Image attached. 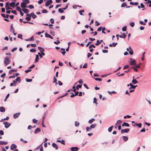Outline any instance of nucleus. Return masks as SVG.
Segmentation results:
<instances>
[{"label": "nucleus", "mask_w": 151, "mask_h": 151, "mask_svg": "<svg viewBox=\"0 0 151 151\" xmlns=\"http://www.w3.org/2000/svg\"><path fill=\"white\" fill-rule=\"evenodd\" d=\"M95 120L94 119L92 118L89 120L88 121V123L89 124H91L94 121H95Z\"/></svg>", "instance_id": "32"}, {"label": "nucleus", "mask_w": 151, "mask_h": 151, "mask_svg": "<svg viewBox=\"0 0 151 151\" xmlns=\"http://www.w3.org/2000/svg\"><path fill=\"white\" fill-rule=\"evenodd\" d=\"M34 67H29V69L25 70V72L26 73H28V72L32 70L31 69L32 68H33Z\"/></svg>", "instance_id": "30"}, {"label": "nucleus", "mask_w": 151, "mask_h": 151, "mask_svg": "<svg viewBox=\"0 0 151 151\" xmlns=\"http://www.w3.org/2000/svg\"><path fill=\"white\" fill-rule=\"evenodd\" d=\"M78 149L79 148L77 147H72L70 149L72 151H77Z\"/></svg>", "instance_id": "10"}, {"label": "nucleus", "mask_w": 151, "mask_h": 151, "mask_svg": "<svg viewBox=\"0 0 151 151\" xmlns=\"http://www.w3.org/2000/svg\"><path fill=\"white\" fill-rule=\"evenodd\" d=\"M17 82H18L19 83L21 82L20 78L19 77H17L15 80L13 81V82L15 84H16Z\"/></svg>", "instance_id": "3"}, {"label": "nucleus", "mask_w": 151, "mask_h": 151, "mask_svg": "<svg viewBox=\"0 0 151 151\" xmlns=\"http://www.w3.org/2000/svg\"><path fill=\"white\" fill-rule=\"evenodd\" d=\"M131 117V116H129V115H126V116H125L124 117V119H126L127 118H130Z\"/></svg>", "instance_id": "63"}, {"label": "nucleus", "mask_w": 151, "mask_h": 151, "mask_svg": "<svg viewBox=\"0 0 151 151\" xmlns=\"http://www.w3.org/2000/svg\"><path fill=\"white\" fill-rule=\"evenodd\" d=\"M16 9L19 12L21 11V9L19 6H17L16 8Z\"/></svg>", "instance_id": "58"}, {"label": "nucleus", "mask_w": 151, "mask_h": 151, "mask_svg": "<svg viewBox=\"0 0 151 151\" xmlns=\"http://www.w3.org/2000/svg\"><path fill=\"white\" fill-rule=\"evenodd\" d=\"M39 55H36V58L35 61V63L37 62L38 61V60H39Z\"/></svg>", "instance_id": "34"}, {"label": "nucleus", "mask_w": 151, "mask_h": 151, "mask_svg": "<svg viewBox=\"0 0 151 151\" xmlns=\"http://www.w3.org/2000/svg\"><path fill=\"white\" fill-rule=\"evenodd\" d=\"M47 114V112L45 111L43 114V115L42 117V121H45V118Z\"/></svg>", "instance_id": "11"}, {"label": "nucleus", "mask_w": 151, "mask_h": 151, "mask_svg": "<svg viewBox=\"0 0 151 151\" xmlns=\"http://www.w3.org/2000/svg\"><path fill=\"white\" fill-rule=\"evenodd\" d=\"M100 44V42H99V40H97L96 41V43H95V45L96 46H98Z\"/></svg>", "instance_id": "54"}, {"label": "nucleus", "mask_w": 151, "mask_h": 151, "mask_svg": "<svg viewBox=\"0 0 151 151\" xmlns=\"http://www.w3.org/2000/svg\"><path fill=\"white\" fill-rule=\"evenodd\" d=\"M139 23L140 24L145 25L146 24L145 22H144L143 21H139Z\"/></svg>", "instance_id": "48"}, {"label": "nucleus", "mask_w": 151, "mask_h": 151, "mask_svg": "<svg viewBox=\"0 0 151 151\" xmlns=\"http://www.w3.org/2000/svg\"><path fill=\"white\" fill-rule=\"evenodd\" d=\"M140 67H132L131 68L134 70L135 71H138V68H140Z\"/></svg>", "instance_id": "25"}, {"label": "nucleus", "mask_w": 151, "mask_h": 151, "mask_svg": "<svg viewBox=\"0 0 151 151\" xmlns=\"http://www.w3.org/2000/svg\"><path fill=\"white\" fill-rule=\"evenodd\" d=\"M43 144V143H42L40 145H38L35 149V150H38L40 148L41 146L42 145V144Z\"/></svg>", "instance_id": "45"}, {"label": "nucleus", "mask_w": 151, "mask_h": 151, "mask_svg": "<svg viewBox=\"0 0 151 151\" xmlns=\"http://www.w3.org/2000/svg\"><path fill=\"white\" fill-rule=\"evenodd\" d=\"M52 0H49L47 1L45 3V6H48L50 4H51L52 3Z\"/></svg>", "instance_id": "13"}, {"label": "nucleus", "mask_w": 151, "mask_h": 151, "mask_svg": "<svg viewBox=\"0 0 151 151\" xmlns=\"http://www.w3.org/2000/svg\"><path fill=\"white\" fill-rule=\"evenodd\" d=\"M96 124H91L90 125V128H91V129H92L96 127Z\"/></svg>", "instance_id": "35"}, {"label": "nucleus", "mask_w": 151, "mask_h": 151, "mask_svg": "<svg viewBox=\"0 0 151 151\" xmlns=\"http://www.w3.org/2000/svg\"><path fill=\"white\" fill-rule=\"evenodd\" d=\"M10 31L12 33H14L15 31L13 26V24H12L10 26Z\"/></svg>", "instance_id": "19"}, {"label": "nucleus", "mask_w": 151, "mask_h": 151, "mask_svg": "<svg viewBox=\"0 0 151 151\" xmlns=\"http://www.w3.org/2000/svg\"><path fill=\"white\" fill-rule=\"evenodd\" d=\"M122 127H123L124 126L127 127H129V124L128 123H127L126 122H124L123 123L122 125Z\"/></svg>", "instance_id": "16"}, {"label": "nucleus", "mask_w": 151, "mask_h": 151, "mask_svg": "<svg viewBox=\"0 0 151 151\" xmlns=\"http://www.w3.org/2000/svg\"><path fill=\"white\" fill-rule=\"evenodd\" d=\"M30 15H31V17H32V18L33 19H35V18L37 17L36 15H35L34 13L33 12H31L30 13Z\"/></svg>", "instance_id": "26"}, {"label": "nucleus", "mask_w": 151, "mask_h": 151, "mask_svg": "<svg viewBox=\"0 0 151 151\" xmlns=\"http://www.w3.org/2000/svg\"><path fill=\"white\" fill-rule=\"evenodd\" d=\"M146 4L150 3V4H149V7H151V0H148L147 2L146 3Z\"/></svg>", "instance_id": "60"}, {"label": "nucleus", "mask_w": 151, "mask_h": 151, "mask_svg": "<svg viewBox=\"0 0 151 151\" xmlns=\"http://www.w3.org/2000/svg\"><path fill=\"white\" fill-rule=\"evenodd\" d=\"M4 62L5 66L7 65L9 63V62L7 57L4 58Z\"/></svg>", "instance_id": "4"}, {"label": "nucleus", "mask_w": 151, "mask_h": 151, "mask_svg": "<svg viewBox=\"0 0 151 151\" xmlns=\"http://www.w3.org/2000/svg\"><path fill=\"white\" fill-rule=\"evenodd\" d=\"M17 146L15 144H12L11 146L10 149L11 150H13L14 149H16L17 148Z\"/></svg>", "instance_id": "5"}, {"label": "nucleus", "mask_w": 151, "mask_h": 151, "mask_svg": "<svg viewBox=\"0 0 151 151\" xmlns=\"http://www.w3.org/2000/svg\"><path fill=\"white\" fill-rule=\"evenodd\" d=\"M84 12L83 10H81L79 11V14L81 15H83L82 13Z\"/></svg>", "instance_id": "62"}, {"label": "nucleus", "mask_w": 151, "mask_h": 151, "mask_svg": "<svg viewBox=\"0 0 151 151\" xmlns=\"http://www.w3.org/2000/svg\"><path fill=\"white\" fill-rule=\"evenodd\" d=\"M134 124H136V126H138V127L139 128H140L142 127V124L141 123H139V124H137V123H134Z\"/></svg>", "instance_id": "36"}, {"label": "nucleus", "mask_w": 151, "mask_h": 151, "mask_svg": "<svg viewBox=\"0 0 151 151\" xmlns=\"http://www.w3.org/2000/svg\"><path fill=\"white\" fill-rule=\"evenodd\" d=\"M127 6V4L126 3L124 2L122 4L121 7H124L125 6Z\"/></svg>", "instance_id": "46"}, {"label": "nucleus", "mask_w": 151, "mask_h": 151, "mask_svg": "<svg viewBox=\"0 0 151 151\" xmlns=\"http://www.w3.org/2000/svg\"><path fill=\"white\" fill-rule=\"evenodd\" d=\"M6 76V74L5 73H3L1 75V77L4 78V76Z\"/></svg>", "instance_id": "64"}, {"label": "nucleus", "mask_w": 151, "mask_h": 151, "mask_svg": "<svg viewBox=\"0 0 151 151\" xmlns=\"http://www.w3.org/2000/svg\"><path fill=\"white\" fill-rule=\"evenodd\" d=\"M82 87V86L80 85H78L76 86V88L77 90H79V88H81Z\"/></svg>", "instance_id": "44"}, {"label": "nucleus", "mask_w": 151, "mask_h": 151, "mask_svg": "<svg viewBox=\"0 0 151 151\" xmlns=\"http://www.w3.org/2000/svg\"><path fill=\"white\" fill-rule=\"evenodd\" d=\"M15 4V2H12L9 5H10V6L11 7H14L15 6L14 4Z\"/></svg>", "instance_id": "37"}, {"label": "nucleus", "mask_w": 151, "mask_h": 151, "mask_svg": "<svg viewBox=\"0 0 151 151\" xmlns=\"http://www.w3.org/2000/svg\"><path fill=\"white\" fill-rule=\"evenodd\" d=\"M9 119V116H7L6 118H4L3 119H2L0 120L1 122H2L3 120H8Z\"/></svg>", "instance_id": "38"}, {"label": "nucleus", "mask_w": 151, "mask_h": 151, "mask_svg": "<svg viewBox=\"0 0 151 151\" xmlns=\"http://www.w3.org/2000/svg\"><path fill=\"white\" fill-rule=\"evenodd\" d=\"M1 16L4 18H8L9 17V15L7 14H1Z\"/></svg>", "instance_id": "20"}, {"label": "nucleus", "mask_w": 151, "mask_h": 151, "mask_svg": "<svg viewBox=\"0 0 151 151\" xmlns=\"http://www.w3.org/2000/svg\"><path fill=\"white\" fill-rule=\"evenodd\" d=\"M91 129L90 128V127H86V130L87 132L90 131Z\"/></svg>", "instance_id": "56"}, {"label": "nucleus", "mask_w": 151, "mask_h": 151, "mask_svg": "<svg viewBox=\"0 0 151 151\" xmlns=\"http://www.w3.org/2000/svg\"><path fill=\"white\" fill-rule=\"evenodd\" d=\"M57 142H60L62 144L65 145V141L63 139H62V140H58L57 141Z\"/></svg>", "instance_id": "17"}, {"label": "nucleus", "mask_w": 151, "mask_h": 151, "mask_svg": "<svg viewBox=\"0 0 151 151\" xmlns=\"http://www.w3.org/2000/svg\"><path fill=\"white\" fill-rule=\"evenodd\" d=\"M38 49L41 50V51H44V49L42 48V47H38Z\"/></svg>", "instance_id": "51"}, {"label": "nucleus", "mask_w": 151, "mask_h": 151, "mask_svg": "<svg viewBox=\"0 0 151 151\" xmlns=\"http://www.w3.org/2000/svg\"><path fill=\"white\" fill-rule=\"evenodd\" d=\"M25 19L27 21H29L31 19V17H26Z\"/></svg>", "instance_id": "61"}, {"label": "nucleus", "mask_w": 151, "mask_h": 151, "mask_svg": "<svg viewBox=\"0 0 151 151\" xmlns=\"http://www.w3.org/2000/svg\"><path fill=\"white\" fill-rule=\"evenodd\" d=\"M130 87L129 88V89H131V88L135 89L137 86V85L134 86L133 85L132 83H130L129 84Z\"/></svg>", "instance_id": "14"}, {"label": "nucleus", "mask_w": 151, "mask_h": 151, "mask_svg": "<svg viewBox=\"0 0 151 151\" xmlns=\"http://www.w3.org/2000/svg\"><path fill=\"white\" fill-rule=\"evenodd\" d=\"M102 29V33L105 34L106 33V32H104V31L105 30H107V29H105V27H103Z\"/></svg>", "instance_id": "55"}, {"label": "nucleus", "mask_w": 151, "mask_h": 151, "mask_svg": "<svg viewBox=\"0 0 151 151\" xmlns=\"http://www.w3.org/2000/svg\"><path fill=\"white\" fill-rule=\"evenodd\" d=\"M9 4V2H6V3L5 8H6V10H8V9H12L10 7L8 6Z\"/></svg>", "instance_id": "8"}, {"label": "nucleus", "mask_w": 151, "mask_h": 151, "mask_svg": "<svg viewBox=\"0 0 151 151\" xmlns=\"http://www.w3.org/2000/svg\"><path fill=\"white\" fill-rule=\"evenodd\" d=\"M3 124L5 125L4 127L6 128H8L11 125V124L7 122H4L3 123Z\"/></svg>", "instance_id": "2"}, {"label": "nucleus", "mask_w": 151, "mask_h": 151, "mask_svg": "<svg viewBox=\"0 0 151 151\" xmlns=\"http://www.w3.org/2000/svg\"><path fill=\"white\" fill-rule=\"evenodd\" d=\"M20 114V112L14 114L13 117L14 119H17Z\"/></svg>", "instance_id": "7"}, {"label": "nucleus", "mask_w": 151, "mask_h": 151, "mask_svg": "<svg viewBox=\"0 0 151 151\" xmlns=\"http://www.w3.org/2000/svg\"><path fill=\"white\" fill-rule=\"evenodd\" d=\"M5 111V108L3 107H0V111L1 112H4Z\"/></svg>", "instance_id": "31"}, {"label": "nucleus", "mask_w": 151, "mask_h": 151, "mask_svg": "<svg viewBox=\"0 0 151 151\" xmlns=\"http://www.w3.org/2000/svg\"><path fill=\"white\" fill-rule=\"evenodd\" d=\"M63 10V8L62 9L60 8L58 9V11L60 13H63L64 12Z\"/></svg>", "instance_id": "41"}, {"label": "nucleus", "mask_w": 151, "mask_h": 151, "mask_svg": "<svg viewBox=\"0 0 151 151\" xmlns=\"http://www.w3.org/2000/svg\"><path fill=\"white\" fill-rule=\"evenodd\" d=\"M52 146L53 147L55 148L56 150H57L58 148V147L57 145L55 143H53L52 144Z\"/></svg>", "instance_id": "18"}, {"label": "nucleus", "mask_w": 151, "mask_h": 151, "mask_svg": "<svg viewBox=\"0 0 151 151\" xmlns=\"http://www.w3.org/2000/svg\"><path fill=\"white\" fill-rule=\"evenodd\" d=\"M22 35L21 34H19L18 35V37L19 38H20L21 39H22Z\"/></svg>", "instance_id": "57"}, {"label": "nucleus", "mask_w": 151, "mask_h": 151, "mask_svg": "<svg viewBox=\"0 0 151 151\" xmlns=\"http://www.w3.org/2000/svg\"><path fill=\"white\" fill-rule=\"evenodd\" d=\"M117 44V43L113 42L111 44H110L109 46L110 47H115Z\"/></svg>", "instance_id": "21"}, {"label": "nucleus", "mask_w": 151, "mask_h": 151, "mask_svg": "<svg viewBox=\"0 0 151 151\" xmlns=\"http://www.w3.org/2000/svg\"><path fill=\"white\" fill-rule=\"evenodd\" d=\"M122 30L123 31H125L127 29V26H124L123 27H122Z\"/></svg>", "instance_id": "50"}, {"label": "nucleus", "mask_w": 151, "mask_h": 151, "mask_svg": "<svg viewBox=\"0 0 151 151\" xmlns=\"http://www.w3.org/2000/svg\"><path fill=\"white\" fill-rule=\"evenodd\" d=\"M19 75V73H14L13 74V76H9V78H15V76H18Z\"/></svg>", "instance_id": "12"}, {"label": "nucleus", "mask_w": 151, "mask_h": 151, "mask_svg": "<svg viewBox=\"0 0 151 151\" xmlns=\"http://www.w3.org/2000/svg\"><path fill=\"white\" fill-rule=\"evenodd\" d=\"M129 3L130 5H137L139 4L137 2H130Z\"/></svg>", "instance_id": "29"}, {"label": "nucleus", "mask_w": 151, "mask_h": 151, "mask_svg": "<svg viewBox=\"0 0 151 151\" xmlns=\"http://www.w3.org/2000/svg\"><path fill=\"white\" fill-rule=\"evenodd\" d=\"M93 78L96 81H102V79L101 78H95L94 77H93Z\"/></svg>", "instance_id": "39"}, {"label": "nucleus", "mask_w": 151, "mask_h": 151, "mask_svg": "<svg viewBox=\"0 0 151 151\" xmlns=\"http://www.w3.org/2000/svg\"><path fill=\"white\" fill-rule=\"evenodd\" d=\"M22 10L25 14H27L29 12V11L27 9H22Z\"/></svg>", "instance_id": "28"}, {"label": "nucleus", "mask_w": 151, "mask_h": 151, "mask_svg": "<svg viewBox=\"0 0 151 151\" xmlns=\"http://www.w3.org/2000/svg\"><path fill=\"white\" fill-rule=\"evenodd\" d=\"M123 140L124 142H126L128 139V138L126 136H123L122 137Z\"/></svg>", "instance_id": "22"}, {"label": "nucleus", "mask_w": 151, "mask_h": 151, "mask_svg": "<svg viewBox=\"0 0 151 151\" xmlns=\"http://www.w3.org/2000/svg\"><path fill=\"white\" fill-rule=\"evenodd\" d=\"M37 121H38V120H36V119H32V122L34 123H35V124H37Z\"/></svg>", "instance_id": "47"}, {"label": "nucleus", "mask_w": 151, "mask_h": 151, "mask_svg": "<svg viewBox=\"0 0 151 151\" xmlns=\"http://www.w3.org/2000/svg\"><path fill=\"white\" fill-rule=\"evenodd\" d=\"M129 63L131 65H137L135 60L133 58H131L130 59V62Z\"/></svg>", "instance_id": "1"}, {"label": "nucleus", "mask_w": 151, "mask_h": 151, "mask_svg": "<svg viewBox=\"0 0 151 151\" xmlns=\"http://www.w3.org/2000/svg\"><path fill=\"white\" fill-rule=\"evenodd\" d=\"M32 79L27 78L26 79V81L28 82H31L32 81Z\"/></svg>", "instance_id": "49"}, {"label": "nucleus", "mask_w": 151, "mask_h": 151, "mask_svg": "<svg viewBox=\"0 0 151 151\" xmlns=\"http://www.w3.org/2000/svg\"><path fill=\"white\" fill-rule=\"evenodd\" d=\"M132 83L134 84H136L138 82L136 80V79H133L132 81Z\"/></svg>", "instance_id": "33"}, {"label": "nucleus", "mask_w": 151, "mask_h": 151, "mask_svg": "<svg viewBox=\"0 0 151 151\" xmlns=\"http://www.w3.org/2000/svg\"><path fill=\"white\" fill-rule=\"evenodd\" d=\"M96 46L93 45L92 44L89 45V48L90 49L92 47L95 48Z\"/></svg>", "instance_id": "52"}, {"label": "nucleus", "mask_w": 151, "mask_h": 151, "mask_svg": "<svg viewBox=\"0 0 151 151\" xmlns=\"http://www.w3.org/2000/svg\"><path fill=\"white\" fill-rule=\"evenodd\" d=\"M113 127V126H112L108 128V131L109 132H111L112 131Z\"/></svg>", "instance_id": "40"}, {"label": "nucleus", "mask_w": 151, "mask_h": 151, "mask_svg": "<svg viewBox=\"0 0 151 151\" xmlns=\"http://www.w3.org/2000/svg\"><path fill=\"white\" fill-rule=\"evenodd\" d=\"M93 103L95 104L96 105L98 104V103L96 101V99L95 97L93 98Z\"/></svg>", "instance_id": "42"}, {"label": "nucleus", "mask_w": 151, "mask_h": 151, "mask_svg": "<svg viewBox=\"0 0 151 151\" xmlns=\"http://www.w3.org/2000/svg\"><path fill=\"white\" fill-rule=\"evenodd\" d=\"M130 129L129 128H127L124 129H122L121 130V132L122 134L124 133H128Z\"/></svg>", "instance_id": "6"}, {"label": "nucleus", "mask_w": 151, "mask_h": 151, "mask_svg": "<svg viewBox=\"0 0 151 151\" xmlns=\"http://www.w3.org/2000/svg\"><path fill=\"white\" fill-rule=\"evenodd\" d=\"M26 3L24 2H22L21 4V6L22 8L27 7V6L26 5Z\"/></svg>", "instance_id": "9"}, {"label": "nucleus", "mask_w": 151, "mask_h": 151, "mask_svg": "<svg viewBox=\"0 0 151 151\" xmlns=\"http://www.w3.org/2000/svg\"><path fill=\"white\" fill-rule=\"evenodd\" d=\"M129 48L130 50L129 52V53L131 55H133V51L131 49V47H129Z\"/></svg>", "instance_id": "27"}, {"label": "nucleus", "mask_w": 151, "mask_h": 151, "mask_svg": "<svg viewBox=\"0 0 151 151\" xmlns=\"http://www.w3.org/2000/svg\"><path fill=\"white\" fill-rule=\"evenodd\" d=\"M79 122H77V121L75 122V125L76 127H78L79 126Z\"/></svg>", "instance_id": "43"}, {"label": "nucleus", "mask_w": 151, "mask_h": 151, "mask_svg": "<svg viewBox=\"0 0 151 151\" xmlns=\"http://www.w3.org/2000/svg\"><path fill=\"white\" fill-rule=\"evenodd\" d=\"M43 13H46L48 12L47 10L46 9H43L41 11Z\"/></svg>", "instance_id": "59"}, {"label": "nucleus", "mask_w": 151, "mask_h": 151, "mask_svg": "<svg viewBox=\"0 0 151 151\" xmlns=\"http://www.w3.org/2000/svg\"><path fill=\"white\" fill-rule=\"evenodd\" d=\"M107 92L108 93H109V94H114V93H116V92L115 91H111V92H110V91H108Z\"/></svg>", "instance_id": "53"}, {"label": "nucleus", "mask_w": 151, "mask_h": 151, "mask_svg": "<svg viewBox=\"0 0 151 151\" xmlns=\"http://www.w3.org/2000/svg\"><path fill=\"white\" fill-rule=\"evenodd\" d=\"M0 145H6L8 143V142L6 141H0Z\"/></svg>", "instance_id": "23"}, {"label": "nucleus", "mask_w": 151, "mask_h": 151, "mask_svg": "<svg viewBox=\"0 0 151 151\" xmlns=\"http://www.w3.org/2000/svg\"><path fill=\"white\" fill-rule=\"evenodd\" d=\"M45 37H49L51 39H53V38L51 35L47 33H45Z\"/></svg>", "instance_id": "24"}, {"label": "nucleus", "mask_w": 151, "mask_h": 151, "mask_svg": "<svg viewBox=\"0 0 151 151\" xmlns=\"http://www.w3.org/2000/svg\"><path fill=\"white\" fill-rule=\"evenodd\" d=\"M41 131L40 129L39 128H37L34 131V132L35 134L38 133Z\"/></svg>", "instance_id": "15"}]
</instances>
